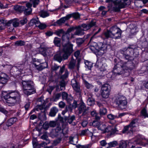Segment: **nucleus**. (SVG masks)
<instances>
[{
  "label": "nucleus",
  "instance_id": "nucleus-28",
  "mask_svg": "<svg viewBox=\"0 0 148 148\" xmlns=\"http://www.w3.org/2000/svg\"><path fill=\"white\" fill-rule=\"evenodd\" d=\"M14 9L15 10L20 12L24 11L25 7L24 6L17 5L14 7Z\"/></svg>",
  "mask_w": 148,
  "mask_h": 148
},
{
  "label": "nucleus",
  "instance_id": "nucleus-49",
  "mask_svg": "<svg viewBox=\"0 0 148 148\" xmlns=\"http://www.w3.org/2000/svg\"><path fill=\"white\" fill-rule=\"evenodd\" d=\"M76 41L77 45L79 46L84 42V40L82 38H78L77 39Z\"/></svg>",
  "mask_w": 148,
  "mask_h": 148
},
{
  "label": "nucleus",
  "instance_id": "nucleus-50",
  "mask_svg": "<svg viewBox=\"0 0 148 148\" xmlns=\"http://www.w3.org/2000/svg\"><path fill=\"white\" fill-rule=\"evenodd\" d=\"M65 32L62 29H61L56 31V33L57 35L60 36L62 34V35Z\"/></svg>",
  "mask_w": 148,
  "mask_h": 148
},
{
  "label": "nucleus",
  "instance_id": "nucleus-37",
  "mask_svg": "<svg viewBox=\"0 0 148 148\" xmlns=\"http://www.w3.org/2000/svg\"><path fill=\"white\" fill-rule=\"evenodd\" d=\"M85 67L87 68L89 70H91L92 67V63L86 60L85 62Z\"/></svg>",
  "mask_w": 148,
  "mask_h": 148
},
{
  "label": "nucleus",
  "instance_id": "nucleus-8",
  "mask_svg": "<svg viewBox=\"0 0 148 148\" xmlns=\"http://www.w3.org/2000/svg\"><path fill=\"white\" fill-rule=\"evenodd\" d=\"M106 59L104 58L97 59L95 65L96 67L99 68L100 71H104L106 70L107 65L106 63Z\"/></svg>",
  "mask_w": 148,
  "mask_h": 148
},
{
  "label": "nucleus",
  "instance_id": "nucleus-64",
  "mask_svg": "<svg viewBox=\"0 0 148 148\" xmlns=\"http://www.w3.org/2000/svg\"><path fill=\"white\" fill-rule=\"evenodd\" d=\"M61 94L62 99L63 100H65V99L66 98V97L69 95L67 93L65 92H62L61 93Z\"/></svg>",
  "mask_w": 148,
  "mask_h": 148
},
{
  "label": "nucleus",
  "instance_id": "nucleus-40",
  "mask_svg": "<svg viewBox=\"0 0 148 148\" xmlns=\"http://www.w3.org/2000/svg\"><path fill=\"white\" fill-rule=\"evenodd\" d=\"M141 116H144L145 118L148 117V114L145 108H143L141 111Z\"/></svg>",
  "mask_w": 148,
  "mask_h": 148
},
{
  "label": "nucleus",
  "instance_id": "nucleus-35",
  "mask_svg": "<svg viewBox=\"0 0 148 148\" xmlns=\"http://www.w3.org/2000/svg\"><path fill=\"white\" fill-rule=\"evenodd\" d=\"M53 42L56 46L59 47L60 45L61 40L57 37H55L54 39Z\"/></svg>",
  "mask_w": 148,
  "mask_h": 148
},
{
  "label": "nucleus",
  "instance_id": "nucleus-1",
  "mask_svg": "<svg viewBox=\"0 0 148 148\" xmlns=\"http://www.w3.org/2000/svg\"><path fill=\"white\" fill-rule=\"evenodd\" d=\"M121 33L122 31L120 29L116 26H113L104 32L101 38L104 40L109 38L119 39L121 38Z\"/></svg>",
  "mask_w": 148,
  "mask_h": 148
},
{
  "label": "nucleus",
  "instance_id": "nucleus-18",
  "mask_svg": "<svg viewBox=\"0 0 148 148\" xmlns=\"http://www.w3.org/2000/svg\"><path fill=\"white\" fill-rule=\"evenodd\" d=\"M96 25V22L95 21L92 20L88 24H83L82 25L81 27L83 28L84 31H87L91 27L94 26L95 27Z\"/></svg>",
  "mask_w": 148,
  "mask_h": 148
},
{
  "label": "nucleus",
  "instance_id": "nucleus-59",
  "mask_svg": "<svg viewBox=\"0 0 148 148\" xmlns=\"http://www.w3.org/2000/svg\"><path fill=\"white\" fill-rule=\"evenodd\" d=\"M49 126L51 127H54L56 125V121H51L49 123Z\"/></svg>",
  "mask_w": 148,
  "mask_h": 148
},
{
  "label": "nucleus",
  "instance_id": "nucleus-53",
  "mask_svg": "<svg viewBox=\"0 0 148 148\" xmlns=\"http://www.w3.org/2000/svg\"><path fill=\"white\" fill-rule=\"evenodd\" d=\"M60 67V66L55 64L52 66L51 69L53 71H56Z\"/></svg>",
  "mask_w": 148,
  "mask_h": 148
},
{
  "label": "nucleus",
  "instance_id": "nucleus-23",
  "mask_svg": "<svg viewBox=\"0 0 148 148\" xmlns=\"http://www.w3.org/2000/svg\"><path fill=\"white\" fill-rule=\"evenodd\" d=\"M58 111V110L57 108L56 107H53L51 109L49 113V116L52 117L54 116Z\"/></svg>",
  "mask_w": 148,
  "mask_h": 148
},
{
  "label": "nucleus",
  "instance_id": "nucleus-16",
  "mask_svg": "<svg viewBox=\"0 0 148 148\" xmlns=\"http://www.w3.org/2000/svg\"><path fill=\"white\" fill-rule=\"evenodd\" d=\"M71 84L73 89L79 94L80 97L81 90L79 82H77L75 79H74L71 80Z\"/></svg>",
  "mask_w": 148,
  "mask_h": 148
},
{
  "label": "nucleus",
  "instance_id": "nucleus-14",
  "mask_svg": "<svg viewBox=\"0 0 148 148\" xmlns=\"http://www.w3.org/2000/svg\"><path fill=\"white\" fill-rule=\"evenodd\" d=\"M120 62L121 67H122L123 70H131L134 68V65L132 61H127L124 63H123L122 61H121Z\"/></svg>",
  "mask_w": 148,
  "mask_h": 148
},
{
  "label": "nucleus",
  "instance_id": "nucleus-44",
  "mask_svg": "<svg viewBox=\"0 0 148 148\" xmlns=\"http://www.w3.org/2000/svg\"><path fill=\"white\" fill-rule=\"evenodd\" d=\"M107 112L106 109L104 107L100 108L99 113L101 115H105Z\"/></svg>",
  "mask_w": 148,
  "mask_h": 148
},
{
  "label": "nucleus",
  "instance_id": "nucleus-19",
  "mask_svg": "<svg viewBox=\"0 0 148 148\" xmlns=\"http://www.w3.org/2000/svg\"><path fill=\"white\" fill-rule=\"evenodd\" d=\"M36 62L33 63V66L35 67L37 70L40 71L47 67L48 65L46 62L42 63L39 64H37Z\"/></svg>",
  "mask_w": 148,
  "mask_h": 148
},
{
  "label": "nucleus",
  "instance_id": "nucleus-33",
  "mask_svg": "<svg viewBox=\"0 0 148 148\" xmlns=\"http://www.w3.org/2000/svg\"><path fill=\"white\" fill-rule=\"evenodd\" d=\"M87 103L88 105L90 106L94 104V100L92 98V95H90V97H88V98L87 100Z\"/></svg>",
  "mask_w": 148,
  "mask_h": 148
},
{
  "label": "nucleus",
  "instance_id": "nucleus-39",
  "mask_svg": "<svg viewBox=\"0 0 148 148\" xmlns=\"http://www.w3.org/2000/svg\"><path fill=\"white\" fill-rule=\"evenodd\" d=\"M40 16L42 18H45L49 16V13L47 11L42 10L40 12Z\"/></svg>",
  "mask_w": 148,
  "mask_h": 148
},
{
  "label": "nucleus",
  "instance_id": "nucleus-13",
  "mask_svg": "<svg viewBox=\"0 0 148 148\" xmlns=\"http://www.w3.org/2000/svg\"><path fill=\"white\" fill-rule=\"evenodd\" d=\"M130 48L128 47L127 49H124L123 50L120 51L121 53L123 55V58L127 61H132L133 60V57L130 55Z\"/></svg>",
  "mask_w": 148,
  "mask_h": 148
},
{
  "label": "nucleus",
  "instance_id": "nucleus-45",
  "mask_svg": "<svg viewBox=\"0 0 148 148\" xmlns=\"http://www.w3.org/2000/svg\"><path fill=\"white\" fill-rule=\"evenodd\" d=\"M61 96V93H58L56 94L53 97V100L56 101L58 100Z\"/></svg>",
  "mask_w": 148,
  "mask_h": 148
},
{
  "label": "nucleus",
  "instance_id": "nucleus-9",
  "mask_svg": "<svg viewBox=\"0 0 148 148\" xmlns=\"http://www.w3.org/2000/svg\"><path fill=\"white\" fill-rule=\"evenodd\" d=\"M46 107L43 105H37L36 110L37 111L40 110L41 112L38 114V118L41 121H45L46 120Z\"/></svg>",
  "mask_w": 148,
  "mask_h": 148
},
{
  "label": "nucleus",
  "instance_id": "nucleus-51",
  "mask_svg": "<svg viewBox=\"0 0 148 148\" xmlns=\"http://www.w3.org/2000/svg\"><path fill=\"white\" fill-rule=\"evenodd\" d=\"M59 84L61 88L65 87L66 85L65 82L63 79H62L60 82ZM61 90H62V89L61 88Z\"/></svg>",
  "mask_w": 148,
  "mask_h": 148
},
{
  "label": "nucleus",
  "instance_id": "nucleus-7",
  "mask_svg": "<svg viewBox=\"0 0 148 148\" xmlns=\"http://www.w3.org/2000/svg\"><path fill=\"white\" fill-rule=\"evenodd\" d=\"M73 45L71 44H68L63 49V52L61 53L63 60L67 59L73 52Z\"/></svg>",
  "mask_w": 148,
  "mask_h": 148
},
{
  "label": "nucleus",
  "instance_id": "nucleus-46",
  "mask_svg": "<svg viewBox=\"0 0 148 148\" xmlns=\"http://www.w3.org/2000/svg\"><path fill=\"white\" fill-rule=\"evenodd\" d=\"M73 97L70 95H68L66 98L65 99L69 104H70L71 103V101H73Z\"/></svg>",
  "mask_w": 148,
  "mask_h": 148
},
{
  "label": "nucleus",
  "instance_id": "nucleus-57",
  "mask_svg": "<svg viewBox=\"0 0 148 148\" xmlns=\"http://www.w3.org/2000/svg\"><path fill=\"white\" fill-rule=\"evenodd\" d=\"M68 130L67 128L63 129L61 130V133L62 134V137L63 136L65 135L68 134Z\"/></svg>",
  "mask_w": 148,
  "mask_h": 148
},
{
  "label": "nucleus",
  "instance_id": "nucleus-36",
  "mask_svg": "<svg viewBox=\"0 0 148 148\" xmlns=\"http://www.w3.org/2000/svg\"><path fill=\"white\" fill-rule=\"evenodd\" d=\"M25 42L22 40L17 41L15 42V46H24L25 44Z\"/></svg>",
  "mask_w": 148,
  "mask_h": 148
},
{
  "label": "nucleus",
  "instance_id": "nucleus-32",
  "mask_svg": "<svg viewBox=\"0 0 148 148\" xmlns=\"http://www.w3.org/2000/svg\"><path fill=\"white\" fill-rule=\"evenodd\" d=\"M20 21L19 20L15 18L12 19V24L13 27H18Z\"/></svg>",
  "mask_w": 148,
  "mask_h": 148
},
{
  "label": "nucleus",
  "instance_id": "nucleus-42",
  "mask_svg": "<svg viewBox=\"0 0 148 148\" xmlns=\"http://www.w3.org/2000/svg\"><path fill=\"white\" fill-rule=\"evenodd\" d=\"M100 123L99 121L94 120L91 123V125L94 127L98 128L100 126Z\"/></svg>",
  "mask_w": 148,
  "mask_h": 148
},
{
  "label": "nucleus",
  "instance_id": "nucleus-15",
  "mask_svg": "<svg viewBox=\"0 0 148 148\" xmlns=\"http://www.w3.org/2000/svg\"><path fill=\"white\" fill-rule=\"evenodd\" d=\"M50 136L53 138L57 137H62L61 128L60 126H58L56 128L52 130L50 134Z\"/></svg>",
  "mask_w": 148,
  "mask_h": 148
},
{
  "label": "nucleus",
  "instance_id": "nucleus-21",
  "mask_svg": "<svg viewBox=\"0 0 148 148\" xmlns=\"http://www.w3.org/2000/svg\"><path fill=\"white\" fill-rule=\"evenodd\" d=\"M26 5L27 8H25L24 11V13L26 15L30 14H31L32 11L31 8L32 4L29 3H28L26 4Z\"/></svg>",
  "mask_w": 148,
  "mask_h": 148
},
{
  "label": "nucleus",
  "instance_id": "nucleus-17",
  "mask_svg": "<svg viewBox=\"0 0 148 148\" xmlns=\"http://www.w3.org/2000/svg\"><path fill=\"white\" fill-rule=\"evenodd\" d=\"M120 65L121 63L120 62L115 65V66L112 71V75L114 76L117 75H120L123 73L122 71L123 69L122 67H121Z\"/></svg>",
  "mask_w": 148,
  "mask_h": 148
},
{
  "label": "nucleus",
  "instance_id": "nucleus-5",
  "mask_svg": "<svg viewBox=\"0 0 148 148\" xmlns=\"http://www.w3.org/2000/svg\"><path fill=\"white\" fill-rule=\"evenodd\" d=\"M114 102L118 107L121 109H125L127 106L126 98L122 95H118L115 97Z\"/></svg>",
  "mask_w": 148,
  "mask_h": 148
},
{
  "label": "nucleus",
  "instance_id": "nucleus-2",
  "mask_svg": "<svg viewBox=\"0 0 148 148\" xmlns=\"http://www.w3.org/2000/svg\"><path fill=\"white\" fill-rule=\"evenodd\" d=\"M90 49L93 52L97 53L99 55H102L105 53V51L107 49L108 45L103 44L101 42L96 43L94 42H92Z\"/></svg>",
  "mask_w": 148,
  "mask_h": 148
},
{
  "label": "nucleus",
  "instance_id": "nucleus-10",
  "mask_svg": "<svg viewBox=\"0 0 148 148\" xmlns=\"http://www.w3.org/2000/svg\"><path fill=\"white\" fill-rule=\"evenodd\" d=\"M79 114H82V115L86 114L88 112V107H86L85 104L82 99L77 106Z\"/></svg>",
  "mask_w": 148,
  "mask_h": 148
},
{
  "label": "nucleus",
  "instance_id": "nucleus-30",
  "mask_svg": "<svg viewBox=\"0 0 148 148\" xmlns=\"http://www.w3.org/2000/svg\"><path fill=\"white\" fill-rule=\"evenodd\" d=\"M84 30L82 28H79L77 29L75 32L74 33V34L76 35L80 36L84 35Z\"/></svg>",
  "mask_w": 148,
  "mask_h": 148
},
{
  "label": "nucleus",
  "instance_id": "nucleus-22",
  "mask_svg": "<svg viewBox=\"0 0 148 148\" xmlns=\"http://www.w3.org/2000/svg\"><path fill=\"white\" fill-rule=\"evenodd\" d=\"M70 34L65 32L62 36V40L63 43L65 42V44L67 43L69 41Z\"/></svg>",
  "mask_w": 148,
  "mask_h": 148
},
{
  "label": "nucleus",
  "instance_id": "nucleus-3",
  "mask_svg": "<svg viewBox=\"0 0 148 148\" xmlns=\"http://www.w3.org/2000/svg\"><path fill=\"white\" fill-rule=\"evenodd\" d=\"M21 95L20 93L16 92H10L4 96L6 102L10 105V106H13L16 102L21 101Z\"/></svg>",
  "mask_w": 148,
  "mask_h": 148
},
{
  "label": "nucleus",
  "instance_id": "nucleus-55",
  "mask_svg": "<svg viewBox=\"0 0 148 148\" xmlns=\"http://www.w3.org/2000/svg\"><path fill=\"white\" fill-rule=\"evenodd\" d=\"M46 49L47 56L48 55H49L50 53H52L53 50L52 48L46 47Z\"/></svg>",
  "mask_w": 148,
  "mask_h": 148
},
{
  "label": "nucleus",
  "instance_id": "nucleus-41",
  "mask_svg": "<svg viewBox=\"0 0 148 148\" xmlns=\"http://www.w3.org/2000/svg\"><path fill=\"white\" fill-rule=\"evenodd\" d=\"M39 2V0H30L29 3L32 4V5L33 4V7L35 8L38 4Z\"/></svg>",
  "mask_w": 148,
  "mask_h": 148
},
{
  "label": "nucleus",
  "instance_id": "nucleus-20",
  "mask_svg": "<svg viewBox=\"0 0 148 148\" xmlns=\"http://www.w3.org/2000/svg\"><path fill=\"white\" fill-rule=\"evenodd\" d=\"M71 17V16L70 15H68L66 16L63 17L57 20L55 23L59 25H60L64 23L66 21L68 20Z\"/></svg>",
  "mask_w": 148,
  "mask_h": 148
},
{
  "label": "nucleus",
  "instance_id": "nucleus-25",
  "mask_svg": "<svg viewBox=\"0 0 148 148\" xmlns=\"http://www.w3.org/2000/svg\"><path fill=\"white\" fill-rule=\"evenodd\" d=\"M46 49V46H41L39 48V53L44 57H46L47 56Z\"/></svg>",
  "mask_w": 148,
  "mask_h": 148
},
{
  "label": "nucleus",
  "instance_id": "nucleus-56",
  "mask_svg": "<svg viewBox=\"0 0 148 148\" xmlns=\"http://www.w3.org/2000/svg\"><path fill=\"white\" fill-rule=\"evenodd\" d=\"M0 82L2 84H4L7 82V79L5 77H3L1 76L0 77Z\"/></svg>",
  "mask_w": 148,
  "mask_h": 148
},
{
  "label": "nucleus",
  "instance_id": "nucleus-61",
  "mask_svg": "<svg viewBox=\"0 0 148 148\" xmlns=\"http://www.w3.org/2000/svg\"><path fill=\"white\" fill-rule=\"evenodd\" d=\"M37 27H38L40 29H43L46 27V25L45 24L40 23Z\"/></svg>",
  "mask_w": 148,
  "mask_h": 148
},
{
  "label": "nucleus",
  "instance_id": "nucleus-52",
  "mask_svg": "<svg viewBox=\"0 0 148 148\" xmlns=\"http://www.w3.org/2000/svg\"><path fill=\"white\" fill-rule=\"evenodd\" d=\"M69 75V72L67 70L65 71L64 74L61 76V78L62 79H66L68 77Z\"/></svg>",
  "mask_w": 148,
  "mask_h": 148
},
{
  "label": "nucleus",
  "instance_id": "nucleus-60",
  "mask_svg": "<svg viewBox=\"0 0 148 148\" xmlns=\"http://www.w3.org/2000/svg\"><path fill=\"white\" fill-rule=\"evenodd\" d=\"M112 129V127L110 126V125H108V126H106V127H105V130H104V132H109V131H110Z\"/></svg>",
  "mask_w": 148,
  "mask_h": 148
},
{
  "label": "nucleus",
  "instance_id": "nucleus-63",
  "mask_svg": "<svg viewBox=\"0 0 148 148\" xmlns=\"http://www.w3.org/2000/svg\"><path fill=\"white\" fill-rule=\"evenodd\" d=\"M49 123L47 122H45L43 125V128L46 130H47L49 128Z\"/></svg>",
  "mask_w": 148,
  "mask_h": 148
},
{
  "label": "nucleus",
  "instance_id": "nucleus-38",
  "mask_svg": "<svg viewBox=\"0 0 148 148\" xmlns=\"http://www.w3.org/2000/svg\"><path fill=\"white\" fill-rule=\"evenodd\" d=\"M84 83L85 87L88 89H91L94 86L91 84L89 83L85 80H84Z\"/></svg>",
  "mask_w": 148,
  "mask_h": 148
},
{
  "label": "nucleus",
  "instance_id": "nucleus-31",
  "mask_svg": "<svg viewBox=\"0 0 148 148\" xmlns=\"http://www.w3.org/2000/svg\"><path fill=\"white\" fill-rule=\"evenodd\" d=\"M40 23V22L39 21L38 18L37 17H36L32 19L30 21L31 23H32L33 25H35L37 27Z\"/></svg>",
  "mask_w": 148,
  "mask_h": 148
},
{
  "label": "nucleus",
  "instance_id": "nucleus-6",
  "mask_svg": "<svg viewBox=\"0 0 148 148\" xmlns=\"http://www.w3.org/2000/svg\"><path fill=\"white\" fill-rule=\"evenodd\" d=\"M106 3L113 2L114 5L111 7V9L114 12H118L120 11V9L124 8L125 4L121 3V0H106Z\"/></svg>",
  "mask_w": 148,
  "mask_h": 148
},
{
  "label": "nucleus",
  "instance_id": "nucleus-11",
  "mask_svg": "<svg viewBox=\"0 0 148 148\" xmlns=\"http://www.w3.org/2000/svg\"><path fill=\"white\" fill-rule=\"evenodd\" d=\"M110 86L108 84H106L102 85L101 93L102 97L103 98H108L110 95Z\"/></svg>",
  "mask_w": 148,
  "mask_h": 148
},
{
  "label": "nucleus",
  "instance_id": "nucleus-27",
  "mask_svg": "<svg viewBox=\"0 0 148 148\" xmlns=\"http://www.w3.org/2000/svg\"><path fill=\"white\" fill-rule=\"evenodd\" d=\"M69 139V143L74 145H75L78 142V139L77 137H70Z\"/></svg>",
  "mask_w": 148,
  "mask_h": 148
},
{
  "label": "nucleus",
  "instance_id": "nucleus-48",
  "mask_svg": "<svg viewBox=\"0 0 148 148\" xmlns=\"http://www.w3.org/2000/svg\"><path fill=\"white\" fill-rule=\"evenodd\" d=\"M62 138V137H59L58 138L53 140V144L54 145H56L60 143Z\"/></svg>",
  "mask_w": 148,
  "mask_h": 148
},
{
  "label": "nucleus",
  "instance_id": "nucleus-58",
  "mask_svg": "<svg viewBox=\"0 0 148 148\" xmlns=\"http://www.w3.org/2000/svg\"><path fill=\"white\" fill-rule=\"evenodd\" d=\"M106 126V125H105L101 124L100 123V126H99V127H98V128L99 130H101L104 132V131L105 130Z\"/></svg>",
  "mask_w": 148,
  "mask_h": 148
},
{
  "label": "nucleus",
  "instance_id": "nucleus-26",
  "mask_svg": "<svg viewBox=\"0 0 148 148\" xmlns=\"http://www.w3.org/2000/svg\"><path fill=\"white\" fill-rule=\"evenodd\" d=\"M53 58L55 60L60 63L63 60L61 53H58L55 55L54 56Z\"/></svg>",
  "mask_w": 148,
  "mask_h": 148
},
{
  "label": "nucleus",
  "instance_id": "nucleus-62",
  "mask_svg": "<svg viewBox=\"0 0 148 148\" xmlns=\"http://www.w3.org/2000/svg\"><path fill=\"white\" fill-rule=\"evenodd\" d=\"M71 16H72L75 19H77L79 17L80 15L79 13H73L72 14H70Z\"/></svg>",
  "mask_w": 148,
  "mask_h": 148
},
{
  "label": "nucleus",
  "instance_id": "nucleus-34",
  "mask_svg": "<svg viewBox=\"0 0 148 148\" xmlns=\"http://www.w3.org/2000/svg\"><path fill=\"white\" fill-rule=\"evenodd\" d=\"M75 63V60L72 57L71 61L69 65V68L70 69H72L74 68Z\"/></svg>",
  "mask_w": 148,
  "mask_h": 148
},
{
  "label": "nucleus",
  "instance_id": "nucleus-12",
  "mask_svg": "<svg viewBox=\"0 0 148 148\" xmlns=\"http://www.w3.org/2000/svg\"><path fill=\"white\" fill-rule=\"evenodd\" d=\"M137 122V119H134L132 121L130 125L125 126L123 130H122V132L123 133H128L131 132H133L132 129L136 127V124Z\"/></svg>",
  "mask_w": 148,
  "mask_h": 148
},
{
  "label": "nucleus",
  "instance_id": "nucleus-47",
  "mask_svg": "<svg viewBox=\"0 0 148 148\" xmlns=\"http://www.w3.org/2000/svg\"><path fill=\"white\" fill-rule=\"evenodd\" d=\"M127 146V144L126 142L122 141L120 143L119 147L120 148H126Z\"/></svg>",
  "mask_w": 148,
  "mask_h": 148
},
{
  "label": "nucleus",
  "instance_id": "nucleus-54",
  "mask_svg": "<svg viewBox=\"0 0 148 148\" xmlns=\"http://www.w3.org/2000/svg\"><path fill=\"white\" fill-rule=\"evenodd\" d=\"M107 117L110 120H113L117 118V116L110 114L107 115Z\"/></svg>",
  "mask_w": 148,
  "mask_h": 148
},
{
  "label": "nucleus",
  "instance_id": "nucleus-43",
  "mask_svg": "<svg viewBox=\"0 0 148 148\" xmlns=\"http://www.w3.org/2000/svg\"><path fill=\"white\" fill-rule=\"evenodd\" d=\"M44 102L43 97H42L38 98L37 101V103L38 104V105H43L45 106L44 104H43Z\"/></svg>",
  "mask_w": 148,
  "mask_h": 148
},
{
  "label": "nucleus",
  "instance_id": "nucleus-29",
  "mask_svg": "<svg viewBox=\"0 0 148 148\" xmlns=\"http://www.w3.org/2000/svg\"><path fill=\"white\" fill-rule=\"evenodd\" d=\"M75 116L73 115L71 116H69L68 117H65L64 118V120L65 121H66L67 120L68 122L71 124L75 120Z\"/></svg>",
  "mask_w": 148,
  "mask_h": 148
},
{
  "label": "nucleus",
  "instance_id": "nucleus-24",
  "mask_svg": "<svg viewBox=\"0 0 148 148\" xmlns=\"http://www.w3.org/2000/svg\"><path fill=\"white\" fill-rule=\"evenodd\" d=\"M17 120V119L16 117L12 118L10 119L6 123V125L8 127L11 126Z\"/></svg>",
  "mask_w": 148,
  "mask_h": 148
},
{
  "label": "nucleus",
  "instance_id": "nucleus-4",
  "mask_svg": "<svg viewBox=\"0 0 148 148\" xmlns=\"http://www.w3.org/2000/svg\"><path fill=\"white\" fill-rule=\"evenodd\" d=\"M23 92L27 96L36 92L33 82L31 80H23L21 82Z\"/></svg>",
  "mask_w": 148,
  "mask_h": 148
}]
</instances>
